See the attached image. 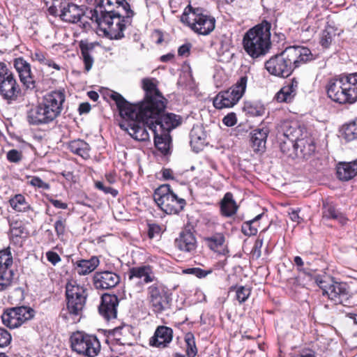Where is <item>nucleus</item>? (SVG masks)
I'll use <instances>...</instances> for the list:
<instances>
[{
  "instance_id": "f257e3e1",
  "label": "nucleus",
  "mask_w": 357,
  "mask_h": 357,
  "mask_svg": "<svg viewBox=\"0 0 357 357\" xmlns=\"http://www.w3.org/2000/svg\"><path fill=\"white\" fill-rule=\"evenodd\" d=\"M111 98L115 101L122 120L120 128L137 141L149 139V133L146 128L153 132L154 118L158 113L148 110V106L144 105L137 107L128 102L120 93L112 91Z\"/></svg>"
},
{
  "instance_id": "f03ea898",
  "label": "nucleus",
  "mask_w": 357,
  "mask_h": 357,
  "mask_svg": "<svg viewBox=\"0 0 357 357\" xmlns=\"http://www.w3.org/2000/svg\"><path fill=\"white\" fill-rule=\"evenodd\" d=\"M133 15L130 4L124 0L116 6L95 8L91 11V19L106 36L118 40L124 37L123 31L130 24Z\"/></svg>"
},
{
  "instance_id": "7ed1b4c3",
  "label": "nucleus",
  "mask_w": 357,
  "mask_h": 357,
  "mask_svg": "<svg viewBox=\"0 0 357 357\" xmlns=\"http://www.w3.org/2000/svg\"><path fill=\"white\" fill-rule=\"evenodd\" d=\"M313 59V54L307 47L292 46L270 58L265 63V68L271 75L287 77L296 68Z\"/></svg>"
},
{
  "instance_id": "20e7f679",
  "label": "nucleus",
  "mask_w": 357,
  "mask_h": 357,
  "mask_svg": "<svg viewBox=\"0 0 357 357\" xmlns=\"http://www.w3.org/2000/svg\"><path fill=\"white\" fill-rule=\"evenodd\" d=\"M65 99L63 91L56 90L47 93L41 102L28 112V122L32 125L52 122L61 114Z\"/></svg>"
},
{
  "instance_id": "39448f33",
  "label": "nucleus",
  "mask_w": 357,
  "mask_h": 357,
  "mask_svg": "<svg viewBox=\"0 0 357 357\" xmlns=\"http://www.w3.org/2000/svg\"><path fill=\"white\" fill-rule=\"evenodd\" d=\"M271 30V24L264 20L245 33L243 47L251 57L258 58L267 52L270 46Z\"/></svg>"
},
{
  "instance_id": "423d86ee",
  "label": "nucleus",
  "mask_w": 357,
  "mask_h": 357,
  "mask_svg": "<svg viewBox=\"0 0 357 357\" xmlns=\"http://www.w3.org/2000/svg\"><path fill=\"white\" fill-rule=\"evenodd\" d=\"M326 90L328 97L334 102H355L357 100V73L331 79Z\"/></svg>"
},
{
  "instance_id": "0eeeda50",
  "label": "nucleus",
  "mask_w": 357,
  "mask_h": 357,
  "mask_svg": "<svg viewBox=\"0 0 357 357\" xmlns=\"http://www.w3.org/2000/svg\"><path fill=\"white\" fill-rule=\"evenodd\" d=\"M313 279L322 290L323 296H327L335 304H344L351 296L347 283L337 282L326 273L317 274Z\"/></svg>"
},
{
  "instance_id": "6e6552de",
  "label": "nucleus",
  "mask_w": 357,
  "mask_h": 357,
  "mask_svg": "<svg viewBox=\"0 0 357 357\" xmlns=\"http://www.w3.org/2000/svg\"><path fill=\"white\" fill-rule=\"evenodd\" d=\"M181 21L187 24L194 32L200 35H208L213 31L215 20L202 8H192L188 5L181 17Z\"/></svg>"
},
{
  "instance_id": "1a4fd4ad",
  "label": "nucleus",
  "mask_w": 357,
  "mask_h": 357,
  "mask_svg": "<svg viewBox=\"0 0 357 357\" xmlns=\"http://www.w3.org/2000/svg\"><path fill=\"white\" fill-rule=\"evenodd\" d=\"M66 311L62 312L66 319L71 317L73 320L81 315L87 298L86 288L78 284L76 281H69L66 286Z\"/></svg>"
},
{
  "instance_id": "9d476101",
  "label": "nucleus",
  "mask_w": 357,
  "mask_h": 357,
  "mask_svg": "<svg viewBox=\"0 0 357 357\" xmlns=\"http://www.w3.org/2000/svg\"><path fill=\"white\" fill-rule=\"evenodd\" d=\"M153 198L160 208L167 214L178 213L185 205V199L178 198L167 184L158 187L154 192Z\"/></svg>"
},
{
  "instance_id": "9b49d317",
  "label": "nucleus",
  "mask_w": 357,
  "mask_h": 357,
  "mask_svg": "<svg viewBox=\"0 0 357 357\" xmlns=\"http://www.w3.org/2000/svg\"><path fill=\"white\" fill-rule=\"evenodd\" d=\"M247 76H242L236 83L228 90L220 91L213 99L216 109L229 108L235 105L245 91Z\"/></svg>"
},
{
  "instance_id": "f8f14e48",
  "label": "nucleus",
  "mask_w": 357,
  "mask_h": 357,
  "mask_svg": "<svg viewBox=\"0 0 357 357\" xmlns=\"http://www.w3.org/2000/svg\"><path fill=\"white\" fill-rule=\"evenodd\" d=\"M70 342L74 351L87 357H95L100 351L98 338L82 332L74 333L70 337Z\"/></svg>"
},
{
  "instance_id": "ddd939ff",
  "label": "nucleus",
  "mask_w": 357,
  "mask_h": 357,
  "mask_svg": "<svg viewBox=\"0 0 357 357\" xmlns=\"http://www.w3.org/2000/svg\"><path fill=\"white\" fill-rule=\"evenodd\" d=\"M142 83L145 92L144 99L134 105L137 107L145 105L148 106V110L156 113L165 109V98L157 88V81L155 79L145 78L142 79Z\"/></svg>"
},
{
  "instance_id": "4468645a",
  "label": "nucleus",
  "mask_w": 357,
  "mask_h": 357,
  "mask_svg": "<svg viewBox=\"0 0 357 357\" xmlns=\"http://www.w3.org/2000/svg\"><path fill=\"white\" fill-rule=\"evenodd\" d=\"M34 310L26 306H20L7 309L1 315L3 324L10 328H16L24 322L32 319Z\"/></svg>"
},
{
  "instance_id": "2eb2a0df",
  "label": "nucleus",
  "mask_w": 357,
  "mask_h": 357,
  "mask_svg": "<svg viewBox=\"0 0 357 357\" xmlns=\"http://www.w3.org/2000/svg\"><path fill=\"white\" fill-rule=\"evenodd\" d=\"M148 301L155 313H160L167 309L171 298L165 288L158 284H153L147 289Z\"/></svg>"
},
{
  "instance_id": "dca6fc26",
  "label": "nucleus",
  "mask_w": 357,
  "mask_h": 357,
  "mask_svg": "<svg viewBox=\"0 0 357 357\" xmlns=\"http://www.w3.org/2000/svg\"><path fill=\"white\" fill-rule=\"evenodd\" d=\"M21 93V89L14 75L6 76L0 81V96L8 104L16 101Z\"/></svg>"
},
{
  "instance_id": "f3484780",
  "label": "nucleus",
  "mask_w": 357,
  "mask_h": 357,
  "mask_svg": "<svg viewBox=\"0 0 357 357\" xmlns=\"http://www.w3.org/2000/svg\"><path fill=\"white\" fill-rule=\"evenodd\" d=\"M13 66L24 86L28 89H34L36 88V81L31 71V64L22 56H20L14 59Z\"/></svg>"
},
{
  "instance_id": "a211bd4d",
  "label": "nucleus",
  "mask_w": 357,
  "mask_h": 357,
  "mask_svg": "<svg viewBox=\"0 0 357 357\" xmlns=\"http://www.w3.org/2000/svg\"><path fill=\"white\" fill-rule=\"evenodd\" d=\"M128 274L129 281L139 284V289L142 285L155 280L152 268L149 265L132 267L129 269Z\"/></svg>"
},
{
  "instance_id": "6ab92c4d",
  "label": "nucleus",
  "mask_w": 357,
  "mask_h": 357,
  "mask_svg": "<svg viewBox=\"0 0 357 357\" xmlns=\"http://www.w3.org/2000/svg\"><path fill=\"white\" fill-rule=\"evenodd\" d=\"M120 276L113 271H105L96 272L93 278V285L96 289H110L119 282Z\"/></svg>"
},
{
  "instance_id": "aec40b11",
  "label": "nucleus",
  "mask_w": 357,
  "mask_h": 357,
  "mask_svg": "<svg viewBox=\"0 0 357 357\" xmlns=\"http://www.w3.org/2000/svg\"><path fill=\"white\" fill-rule=\"evenodd\" d=\"M163 112L164 109L155 115L153 123L157 126L159 132L169 133L181 123V117L172 113H163Z\"/></svg>"
},
{
  "instance_id": "412c9836",
  "label": "nucleus",
  "mask_w": 357,
  "mask_h": 357,
  "mask_svg": "<svg viewBox=\"0 0 357 357\" xmlns=\"http://www.w3.org/2000/svg\"><path fill=\"white\" fill-rule=\"evenodd\" d=\"M119 298L116 295L105 294L101 298L98 310L100 314L107 321L116 318Z\"/></svg>"
},
{
  "instance_id": "4be33fe9",
  "label": "nucleus",
  "mask_w": 357,
  "mask_h": 357,
  "mask_svg": "<svg viewBox=\"0 0 357 357\" xmlns=\"http://www.w3.org/2000/svg\"><path fill=\"white\" fill-rule=\"evenodd\" d=\"M173 338V330L166 326L156 328L153 335L149 340V344L153 347L164 349L168 347Z\"/></svg>"
},
{
  "instance_id": "5701e85b",
  "label": "nucleus",
  "mask_w": 357,
  "mask_h": 357,
  "mask_svg": "<svg viewBox=\"0 0 357 357\" xmlns=\"http://www.w3.org/2000/svg\"><path fill=\"white\" fill-rule=\"evenodd\" d=\"M278 130L284 138L294 142L306 132L297 121L289 120L282 121L278 126Z\"/></svg>"
},
{
  "instance_id": "b1692460",
  "label": "nucleus",
  "mask_w": 357,
  "mask_h": 357,
  "mask_svg": "<svg viewBox=\"0 0 357 357\" xmlns=\"http://www.w3.org/2000/svg\"><path fill=\"white\" fill-rule=\"evenodd\" d=\"M296 157L303 159H308L314 154L316 150V146L314 139L305 132L303 137H301L295 142Z\"/></svg>"
},
{
  "instance_id": "393cba45",
  "label": "nucleus",
  "mask_w": 357,
  "mask_h": 357,
  "mask_svg": "<svg viewBox=\"0 0 357 357\" xmlns=\"http://www.w3.org/2000/svg\"><path fill=\"white\" fill-rule=\"evenodd\" d=\"M174 244L180 251L190 254L194 253L197 247L196 237L190 230L181 231L175 239Z\"/></svg>"
},
{
  "instance_id": "a878e982",
  "label": "nucleus",
  "mask_w": 357,
  "mask_h": 357,
  "mask_svg": "<svg viewBox=\"0 0 357 357\" xmlns=\"http://www.w3.org/2000/svg\"><path fill=\"white\" fill-rule=\"evenodd\" d=\"M57 15L63 21L74 24L80 21L84 16V10L80 6L68 0L64 3Z\"/></svg>"
},
{
  "instance_id": "bb28decb",
  "label": "nucleus",
  "mask_w": 357,
  "mask_h": 357,
  "mask_svg": "<svg viewBox=\"0 0 357 357\" xmlns=\"http://www.w3.org/2000/svg\"><path fill=\"white\" fill-rule=\"evenodd\" d=\"M298 82L294 78L286 82L285 85L275 94V99L278 102H291L294 100L298 90Z\"/></svg>"
},
{
  "instance_id": "cd10ccee",
  "label": "nucleus",
  "mask_w": 357,
  "mask_h": 357,
  "mask_svg": "<svg viewBox=\"0 0 357 357\" xmlns=\"http://www.w3.org/2000/svg\"><path fill=\"white\" fill-rule=\"evenodd\" d=\"M190 145L195 152L201 151L206 144V135L202 126H194L190 133Z\"/></svg>"
},
{
  "instance_id": "c85d7f7f",
  "label": "nucleus",
  "mask_w": 357,
  "mask_h": 357,
  "mask_svg": "<svg viewBox=\"0 0 357 357\" xmlns=\"http://www.w3.org/2000/svg\"><path fill=\"white\" fill-rule=\"evenodd\" d=\"M220 213L226 218H229L235 215L238 211V206L234 199L233 195L231 192H227L220 203Z\"/></svg>"
},
{
  "instance_id": "c756f323",
  "label": "nucleus",
  "mask_w": 357,
  "mask_h": 357,
  "mask_svg": "<svg viewBox=\"0 0 357 357\" xmlns=\"http://www.w3.org/2000/svg\"><path fill=\"white\" fill-rule=\"evenodd\" d=\"M357 175V160L341 162L337 167V176L341 181H349Z\"/></svg>"
},
{
  "instance_id": "7c9ffc66",
  "label": "nucleus",
  "mask_w": 357,
  "mask_h": 357,
  "mask_svg": "<svg viewBox=\"0 0 357 357\" xmlns=\"http://www.w3.org/2000/svg\"><path fill=\"white\" fill-rule=\"evenodd\" d=\"M153 128L155 147L163 154L168 153L172 142L169 133L159 132L157 128Z\"/></svg>"
},
{
  "instance_id": "2f4dec72",
  "label": "nucleus",
  "mask_w": 357,
  "mask_h": 357,
  "mask_svg": "<svg viewBox=\"0 0 357 357\" xmlns=\"http://www.w3.org/2000/svg\"><path fill=\"white\" fill-rule=\"evenodd\" d=\"M268 134V130L266 128H257L252 131L251 143L255 151H260L265 148Z\"/></svg>"
},
{
  "instance_id": "473e14b6",
  "label": "nucleus",
  "mask_w": 357,
  "mask_h": 357,
  "mask_svg": "<svg viewBox=\"0 0 357 357\" xmlns=\"http://www.w3.org/2000/svg\"><path fill=\"white\" fill-rule=\"evenodd\" d=\"M99 265V259L93 257L90 259H82L76 262L75 271L79 275H85L93 271Z\"/></svg>"
},
{
  "instance_id": "72a5a7b5",
  "label": "nucleus",
  "mask_w": 357,
  "mask_h": 357,
  "mask_svg": "<svg viewBox=\"0 0 357 357\" xmlns=\"http://www.w3.org/2000/svg\"><path fill=\"white\" fill-rule=\"evenodd\" d=\"M68 147L72 153L82 157L84 159H87L90 156V146L84 140L76 139L71 141L69 142Z\"/></svg>"
},
{
  "instance_id": "f704fd0d",
  "label": "nucleus",
  "mask_w": 357,
  "mask_h": 357,
  "mask_svg": "<svg viewBox=\"0 0 357 357\" xmlns=\"http://www.w3.org/2000/svg\"><path fill=\"white\" fill-rule=\"evenodd\" d=\"M10 207L16 212L24 213L28 211L31 206L25 197L22 194H17L9 199Z\"/></svg>"
},
{
  "instance_id": "c9c22d12",
  "label": "nucleus",
  "mask_w": 357,
  "mask_h": 357,
  "mask_svg": "<svg viewBox=\"0 0 357 357\" xmlns=\"http://www.w3.org/2000/svg\"><path fill=\"white\" fill-rule=\"evenodd\" d=\"M206 241L210 249L221 253L223 250L225 238L222 234L218 233L211 237L206 238Z\"/></svg>"
},
{
  "instance_id": "e433bc0d",
  "label": "nucleus",
  "mask_w": 357,
  "mask_h": 357,
  "mask_svg": "<svg viewBox=\"0 0 357 357\" xmlns=\"http://www.w3.org/2000/svg\"><path fill=\"white\" fill-rule=\"evenodd\" d=\"M263 214L257 215L252 220L243 222L241 227V231L245 236H253L257 234L258 231V221L261 218Z\"/></svg>"
},
{
  "instance_id": "4c0bfd02",
  "label": "nucleus",
  "mask_w": 357,
  "mask_h": 357,
  "mask_svg": "<svg viewBox=\"0 0 357 357\" xmlns=\"http://www.w3.org/2000/svg\"><path fill=\"white\" fill-rule=\"evenodd\" d=\"M342 136L347 142L357 139V119L343 126Z\"/></svg>"
},
{
  "instance_id": "58836bf2",
  "label": "nucleus",
  "mask_w": 357,
  "mask_h": 357,
  "mask_svg": "<svg viewBox=\"0 0 357 357\" xmlns=\"http://www.w3.org/2000/svg\"><path fill=\"white\" fill-rule=\"evenodd\" d=\"M13 270L0 271V291L9 289L13 282Z\"/></svg>"
},
{
  "instance_id": "ea45409f",
  "label": "nucleus",
  "mask_w": 357,
  "mask_h": 357,
  "mask_svg": "<svg viewBox=\"0 0 357 357\" xmlns=\"http://www.w3.org/2000/svg\"><path fill=\"white\" fill-rule=\"evenodd\" d=\"M243 110L251 116H261L265 112V108L263 105L252 102H245Z\"/></svg>"
},
{
  "instance_id": "a19ab883",
  "label": "nucleus",
  "mask_w": 357,
  "mask_h": 357,
  "mask_svg": "<svg viewBox=\"0 0 357 357\" xmlns=\"http://www.w3.org/2000/svg\"><path fill=\"white\" fill-rule=\"evenodd\" d=\"M13 257L10 250L5 249L0 251V271L13 270Z\"/></svg>"
},
{
  "instance_id": "79ce46f5",
  "label": "nucleus",
  "mask_w": 357,
  "mask_h": 357,
  "mask_svg": "<svg viewBox=\"0 0 357 357\" xmlns=\"http://www.w3.org/2000/svg\"><path fill=\"white\" fill-rule=\"evenodd\" d=\"M323 217L328 219H339L341 222L344 221V218L331 204H324Z\"/></svg>"
},
{
  "instance_id": "37998d69",
  "label": "nucleus",
  "mask_w": 357,
  "mask_h": 357,
  "mask_svg": "<svg viewBox=\"0 0 357 357\" xmlns=\"http://www.w3.org/2000/svg\"><path fill=\"white\" fill-rule=\"evenodd\" d=\"M230 291H235V297L239 303H244L250 295V289L243 286L231 287Z\"/></svg>"
},
{
  "instance_id": "c03bdc74",
  "label": "nucleus",
  "mask_w": 357,
  "mask_h": 357,
  "mask_svg": "<svg viewBox=\"0 0 357 357\" xmlns=\"http://www.w3.org/2000/svg\"><path fill=\"white\" fill-rule=\"evenodd\" d=\"M68 0H44L51 15H57L59 10Z\"/></svg>"
},
{
  "instance_id": "a18cd8bd",
  "label": "nucleus",
  "mask_w": 357,
  "mask_h": 357,
  "mask_svg": "<svg viewBox=\"0 0 357 357\" xmlns=\"http://www.w3.org/2000/svg\"><path fill=\"white\" fill-rule=\"evenodd\" d=\"M295 142L292 140H284L280 143L281 151L290 157L296 156Z\"/></svg>"
},
{
  "instance_id": "49530a36",
  "label": "nucleus",
  "mask_w": 357,
  "mask_h": 357,
  "mask_svg": "<svg viewBox=\"0 0 357 357\" xmlns=\"http://www.w3.org/2000/svg\"><path fill=\"white\" fill-rule=\"evenodd\" d=\"M185 342L187 344L186 354L188 357H195L197 353V350L192 335H188L185 337Z\"/></svg>"
},
{
  "instance_id": "de8ad7c7",
  "label": "nucleus",
  "mask_w": 357,
  "mask_h": 357,
  "mask_svg": "<svg viewBox=\"0 0 357 357\" xmlns=\"http://www.w3.org/2000/svg\"><path fill=\"white\" fill-rule=\"evenodd\" d=\"M124 0H86L90 4L96 5L95 8H104L105 6H116V3L123 2Z\"/></svg>"
},
{
  "instance_id": "09e8293b",
  "label": "nucleus",
  "mask_w": 357,
  "mask_h": 357,
  "mask_svg": "<svg viewBox=\"0 0 357 357\" xmlns=\"http://www.w3.org/2000/svg\"><path fill=\"white\" fill-rule=\"evenodd\" d=\"M30 57L32 61H38L43 65H45V63H47V60L48 59L47 54L40 50H36L33 52H31Z\"/></svg>"
},
{
  "instance_id": "8fccbe9b",
  "label": "nucleus",
  "mask_w": 357,
  "mask_h": 357,
  "mask_svg": "<svg viewBox=\"0 0 357 357\" xmlns=\"http://www.w3.org/2000/svg\"><path fill=\"white\" fill-rule=\"evenodd\" d=\"M82 56L83 62L84 63V68L86 72H89L93 64V58L91 56L87 49L82 47Z\"/></svg>"
},
{
  "instance_id": "3c124183",
  "label": "nucleus",
  "mask_w": 357,
  "mask_h": 357,
  "mask_svg": "<svg viewBox=\"0 0 357 357\" xmlns=\"http://www.w3.org/2000/svg\"><path fill=\"white\" fill-rule=\"evenodd\" d=\"M95 187L99 190L102 191L105 194H110L113 197L117 196L119 192L117 190L112 188L110 186H106L102 181H96Z\"/></svg>"
},
{
  "instance_id": "603ef678",
  "label": "nucleus",
  "mask_w": 357,
  "mask_h": 357,
  "mask_svg": "<svg viewBox=\"0 0 357 357\" xmlns=\"http://www.w3.org/2000/svg\"><path fill=\"white\" fill-rule=\"evenodd\" d=\"M28 183L33 187L43 190H49L50 188V185L48 183L44 182L41 178L37 176L32 177L28 181Z\"/></svg>"
},
{
  "instance_id": "864d4df0",
  "label": "nucleus",
  "mask_w": 357,
  "mask_h": 357,
  "mask_svg": "<svg viewBox=\"0 0 357 357\" xmlns=\"http://www.w3.org/2000/svg\"><path fill=\"white\" fill-rule=\"evenodd\" d=\"M333 40V35L328 30H324L321 35L320 44L324 48H328Z\"/></svg>"
},
{
  "instance_id": "5fc2aeb1",
  "label": "nucleus",
  "mask_w": 357,
  "mask_h": 357,
  "mask_svg": "<svg viewBox=\"0 0 357 357\" xmlns=\"http://www.w3.org/2000/svg\"><path fill=\"white\" fill-rule=\"evenodd\" d=\"M10 334L4 328L0 327V347L8 346L11 342Z\"/></svg>"
},
{
  "instance_id": "6e6d98bb",
  "label": "nucleus",
  "mask_w": 357,
  "mask_h": 357,
  "mask_svg": "<svg viewBox=\"0 0 357 357\" xmlns=\"http://www.w3.org/2000/svg\"><path fill=\"white\" fill-rule=\"evenodd\" d=\"M66 221L65 219L60 218L54 223V229L58 236L60 237L63 236L66 231Z\"/></svg>"
},
{
  "instance_id": "4d7b16f0",
  "label": "nucleus",
  "mask_w": 357,
  "mask_h": 357,
  "mask_svg": "<svg viewBox=\"0 0 357 357\" xmlns=\"http://www.w3.org/2000/svg\"><path fill=\"white\" fill-rule=\"evenodd\" d=\"M6 158L9 162L16 163L22 160V153L20 151L12 149L7 153Z\"/></svg>"
},
{
  "instance_id": "13d9d810",
  "label": "nucleus",
  "mask_w": 357,
  "mask_h": 357,
  "mask_svg": "<svg viewBox=\"0 0 357 357\" xmlns=\"http://www.w3.org/2000/svg\"><path fill=\"white\" fill-rule=\"evenodd\" d=\"M162 229L157 224H151L149 225L148 236L150 238L158 237L161 234Z\"/></svg>"
},
{
  "instance_id": "bf43d9fd",
  "label": "nucleus",
  "mask_w": 357,
  "mask_h": 357,
  "mask_svg": "<svg viewBox=\"0 0 357 357\" xmlns=\"http://www.w3.org/2000/svg\"><path fill=\"white\" fill-rule=\"evenodd\" d=\"M222 122L228 127L234 126L237 122L236 114L233 112L228 114L223 118Z\"/></svg>"
},
{
  "instance_id": "052dcab7",
  "label": "nucleus",
  "mask_w": 357,
  "mask_h": 357,
  "mask_svg": "<svg viewBox=\"0 0 357 357\" xmlns=\"http://www.w3.org/2000/svg\"><path fill=\"white\" fill-rule=\"evenodd\" d=\"M45 255L48 261L54 266L57 264L61 260L60 256L54 251H48L46 252Z\"/></svg>"
},
{
  "instance_id": "680f3d73",
  "label": "nucleus",
  "mask_w": 357,
  "mask_h": 357,
  "mask_svg": "<svg viewBox=\"0 0 357 357\" xmlns=\"http://www.w3.org/2000/svg\"><path fill=\"white\" fill-rule=\"evenodd\" d=\"M10 75L13 74L9 71L5 63L0 61V81L5 79L6 77H8Z\"/></svg>"
},
{
  "instance_id": "e2e57ef3",
  "label": "nucleus",
  "mask_w": 357,
  "mask_h": 357,
  "mask_svg": "<svg viewBox=\"0 0 357 357\" xmlns=\"http://www.w3.org/2000/svg\"><path fill=\"white\" fill-rule=\"evenodd\" d=\"M191 45L190 43H185L181 45L178 50V54L181 56H187L190 54Z\"/></svg>"
},
{
  "instance_id": "0e129e2a",
  "label": "nucleus",
  "mask_w": 357,
  "mask_h": 357,
  "mask_svg": "<svg viewBox=\"0 0 357 357\" xmlns=\"http://www.w3.org/2000/svg\"><path fill=\"white\" fill-rule=\"evenodd\" d=\"M294 263L297 266V270L300 272L307 273V271L304 268V262L299 256H296L294 259Z\"/></svg>"
},
{
  "instance_id": "69168bd1",
  "label": "nucleus",
  "mask_w": 357,
  "mask_h": 357,
  "mask_svg": "<svg viewBox=\"0 0 357 357\" xmlns=\"http://www.w3.org/2000/svg\"><path fill=\"white\" fill-rule=\"evenodd\" d=\"M212 273V270H204L200 268H196L195 271V276L198 278H204L206 277L208 275Z\"/></svg>"
},
{
  "instance_id": "338daca9",
  "label": "nucleus",
  "mask_w": 357,
  "mask_h": 357,
  "mask_svg": "<svg viewBox=\"0 0 357 357\" xmlns=\"http://www.w3.org/2000/svg\"><path fill=\"white\" fill-rule=\"evenodd\" d=\"M50 202L55 208L61 209H66L68 208V204L60 200L51 199Z\"/></svg>"
},
{
  "instance_id": "774afa93",
  "label": "nucleus",
  "mask_w": 357,
  "mask_h": 357,
  "mask_svg": "<svg viewBox=\"0 0 357 357\" xmlns=\"http://www.w3.org/2000/svg\"><path fill=\"white\" fill-rule=\"evenodd\" d=\"M273 39L276 38L277 42H282L285 40V36L284 33L278 31V29L276 27H274L273 29Z\"/></svg>"
}]
</instances>
